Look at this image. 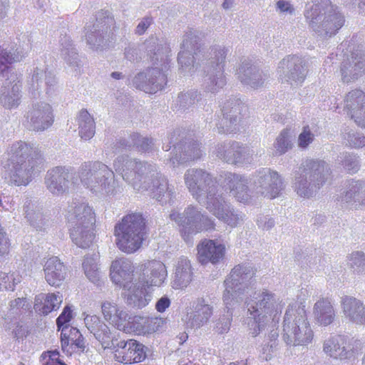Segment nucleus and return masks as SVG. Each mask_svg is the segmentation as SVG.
Here are the masks:
<instances>
[{"label":"nucleus","instance_id":"obj_23","mask_svg":"<svg viewBox=\"0 0 365 365\" xmlns=\"http://www.w3.org/2000/svg\"><path fill=\"white\" fill-rule=\"evenodd\" d=\"M223 118L220 126L225 132H233L236 125L249 115L247 106L240 99H230L225 103L222 109Z\"/></svg>","mask_w":365,"mask_h":365},{"label":"nucleus","instance_id":"obj_53","mask_svg":"<svg viewBox=\"0 0 365 365\" xmlns=\"http://www.w3.org/2000/svg\"><path fill=\"white\" fill-rule=\"evenodd\" d=\"M305 305L302 301L290 302L286 309L284 319H301L306 316Z\"/></svg>","mask_w":365,"mask_h":365},{"label":"nucleus","instance_id":"obj_38","mask_svg":"<svg viewBox=\"0 0 365 365\" xmlns=\"http://www.w3.org/2000/svg\"><path fill=\"white\" fill-rule=\"evenodd\" d=\"M238 74L242 83L253 88L262 86L267 80L266 75L255 67H249L246 69L242 67Z\"/></svg>","mask_w":365,"mask_h":365},{"label":"nucleus","instance_id":"obj_49","mask_svg":"<svg viewBox=\"0 0 365 365\" xmlns=\"http://www.w3.org/2000/svg\"><path fill=\"white\" fill-rule=\"evenodd\" d=\"M112 325L118 330L133 335H145L148 333V329L140 321H113Z\"/></svg>","mask_w":365,"mask_h":365},{"label":"nucleus","instance_id":"obj_64","mask_svg":"<svg viewBox=\"0 0 365 365\" xmlns=\"http://www.w3.org/2000/svg\"><path fill=\"white\" fill-rule=\"evenodd\" d=\"M163 183L166 186V191L163 195V200L165 203L170 204L172 202H173L174 193H175L174 187H173V186L168 185L166 180H161V186L164 185Z\"/></svg>","mask_w":365,"mask_h":365},{"label":"nucleus","instance_id":"obj_19","mask_svg":"<svg viewBox=\"0 0 365 365\" xmlns=\"http://www.w3.org/2000/svg\"><path fill=\"white\" fill-rule=\"evenodd\" d=\"M277 72L282 83H288L292 86L301 85L307 73L304 60L297 56H288L280 61Z\"/></svg>","mask_w":365,"mask_h":365},{"label":"nucleus","instance_id":"obj_24","mask_svg":"<svg viewBox=\"0 0 365 365\" xmlns=\"http://www.w3.org/2000/svg\"><path fill=\"white\" fill-rule=\"evenodd\" d=\"M115 353V359L119 363L137 364L143 361L147 357L145 346L135 339L121 341Z\"/></svg>","mask_w":365,"mask_h":365},{"label":"nucleus","instance_id":"obj_56","mask_svg":"<svg viewBox=\"0 0 365 365\" xmlns=\"http://www.w3.org/2000/svg\"><path fill=\"white\" fill-rule=\"evenodd\" d=\"M314 135L308 127H304L297 139V145L301 149L307 148L314 140Z\"/></svg>","mask_w":365,"mask_h":365},{"label":"nucleus","instance_id":"obj_12","mask_svg":"<svg viewBox=\"0 0 365 365\" xmlns=\"http://www.w3.org/2000/svg\"><path fill=\"white\" fill-rule=\"evenodd\" d=\"M148 56L153 64L145 72L137 74L133 78V85L138 89L148 93H155L158 90V78L160 75L158 68V52L160 51L158 39L150 38L145 42Z\"/></svg>","mask_w":365,"mask_h":365},{"label":"nucleus","instance_id":"obj_42","mask_svg":"<svg viewBox=\"0 0 365 365\" xmlns=\"http://www.w3.org/2000/svg\"><path fill=\"white\" fill-rule=\"evenodd\" d=\"M56 78L53 73L46 72L43 69L36 68L31 76L29 81V89L33 92L42 88L43 84L51 88L56 84Z\"/></svg>","mask_w":365,"mask_h":365},{"label":"nucleus","instance_id":"obj_20","mask_svg":"<svg viewBox=\"0 0 365 365\" xmlns=\"http://www.w3.org/2000/svg\"><path fill=\"white\" fill-rule=\"evenodd\" d=\"M71 321H56L58 331H61V349L66 355L83 353L86 345L80 331L70 324Z\"/></svg>","mask_w":365,"mask_h":365},{"label":"nucleus","instance_id":"obj_14","mask_svg":"<svg viewBox=\"0 0 365 365\" xmlns=\"http://www.w3.org/2000/svg\"><path fill=\"white\" fill-rule=\"evenodd\" d=\"M200 33L189 30L182 37L178 56V72L182 76H192L195 72L194 55L200 48Z\"/></svg>","mask_w":365,"mask_h":365},{"label":"nucleus","instance_id":"obj_16","mask_svg":"<svg viewBox=\"0 0 365 365\" xmlns=\"http://www.w3.org/2000/svg\"><path fill=\"white\" fill-rule=\"evenodd\" d=\"M227 52L228 49L224 46H217L211 48V63H215L216 66H212L205 77L204 84L207 91L217 93L226 84L224 62Z\"/></svg>","mask_w":365,"mask_h":365},{"label":"nucleus","instance_id":"obj_52","mask_svg":"<svg viewBox=\"0 0 365 365\" xmlns=\"http://www.w3.org/2000/svg\"><path fill=\"white\" fill-rule=\"evenodd\" d=\"M313 313L316 319H333L335 316L331 302L324 299L315 303Z\"/></svg>","mask_w":365,"mask_h":365},{"label":"nucleus","instance_id":"obj_51","mask_svg":"<svg viewBox=\"0 0 365 365\" xmlns=\"http://www.w3.org/2000/svg\"><path fill=\"white\" fill-rule=\"evenodd\" d=\"M31 308V302L26 297H18L10 301L8 313L11 317H21L30 312Z\"/></svg>","mask_w":365,"mask_h":365},{"label":"nucleus","instance_id":"obj_44","mask_svg":"<svg viewBox=\"0 0 365 365\" xmlns=\"http://www.w3.org/2000/svg\"><path fill=\"white\" fill-rule=\"evenodd\" d=\"M60 55L72 67H79L80 61L76 49L69 36H63L60 41Z\"/></svg>","mask_w":365,"mask_h":365},{"label":"nucleus","instance_id":"obj_9","mask_svg":"<svg viewBox=\"0 0 365 365\" xmlns=\"http://www.w3.org/2000/svg\"><path fill=\"white\" fill-rule=\"evenodd\" d=\"M255 272L250 265L235 266L225 280L223 302L227 309V319L235 316L233 312L239 309L243 301L249 281L254 277Z\"/></svg>","mask_w":365,"mask_h":365},{"label":"nucleus","instance_id":"obj_25","mask_svg":"<svg viewBox=\"0 0 365 365\" xmlns=\"http://www.w3.org/2000/svg\"><path fill=\"white\" fill-rule=\"evenodd\" d=\"M341 81L351 83L360 78L365 73V52L356 51L350 58L344 60L340 68Z\"/></svg>","mask_w":365,"mask_h":365},{"label":"nucleus","instance_id":"obj_33","mask_svg":"<svg viewBox=\"0 0 365 365\" xmlns=\"http://www.w3.org/2000/svg\"><path fill=\"white\" fill-rule=\"evenodd\" d=\"M192 279V269L190 261L185 257H179L174 268L172 287L174 289H184Z\"/></svg>","mask_w":365,"mask_h":365},{"label":"nucleus","instance_id":"obj_40","mask_svg":"<svg viewBox=\"0 0 365 365\" xmlns=\"http://www.w3.org/2000/svg\"><path fill=\"white\" fill-rule=\"evenodd\" d=\"M341 307L346 317L357 319L365 317V306L362 302L352 297L345 296L341 298Z\"/></svg>","mask_w":365,"mask_h":365},{"label":"nucleus","instance_id":"obj_30","mask_svg":"<svg viewBox=\"0 0 365 365\" xmlns=\"http://www.w3.org/2000/svg\"><path fill=\"white\" fill-rule=\"evenodd\" d=\"M44 278L53 287H59L67 274L66 267L58 257L53 256L46 259L43 264Z\"/></svg>","mask_w":365,"mask_h":365},{"label":"nucleus","instance_id":"obj_57","mask_svg":"<svg viewBox=\"0 0 365 365\" xmlns=\"http://www.w3.org/2000/svg\"><path fill=\"white\" fill-rule=\"evenodd\" d=\"M342 164L344 168L351 173L357 172L359 168L358 157L353 154H345Z\"/></svg>","mask_w":365,"mask_h":365},{"label":"nucleus","instance_id":"obj_39","mask_svg":"<svg viewBox=\"0 0 365 365\" xmlns=\"http://www.w3.org/2000/svg\"><path fill=\"white\" fill-rule=\"evenodd\" d=\"M213 314V307L203 298L193 301L187 310L188 319H209Z\"/></svg>","mask_w":365,"mask_h":365},{"label":"nucleus","instance_id":"obj_15","mask_svg":"<svg viewBox=\"0 0 365 365\" xmlns=\"http://www.w3.org/2000/svg\"><path fill=\"white\" fill-rule=\"evenodd\" d=\"M252 298L253 299L245 302L250 319L272 318L274 319L282 313L281 307L277 308L278 300L272 293L268 291L255 292Z\"/></svg>","mask_w":365,"mask_h":365},{"label":"nucleus","instance_id":"obj_2","mask_svg":"<svg viewBox=\"0 0 365 365\" xmlns=\"http://www.w3.org/2000/svg\"><path fill=\"white\" fill-rule=\"evenodd\" d=\"M7 153L11 162L8 165L10 182L16 186L28 185L41 168V151L33 144L20 140L14 143Z\"/></svg>","mask_w":365,"mask_h":365},{"label":"nucleus","instance_id":"obj_1","mask_svg":"<svg viewBox=\"0 0 365 365\" xmlns=\"http://www.w3.org/2000/svg\"><path fill=\"white\" fill-rule=\"evenodd\" d=\"M135 268L130 260L120 257L113 260L110 265V278L116 284L123 285L125 299L128 304L138 308L147 305L150 300L147 289L157 286L160 277V262L151 260L141 268L142 274L133 280Z\"/></svg>","mask_w":365,"mask_h":365},{"label":"nucleus","instance_id":"obj_17","mask_svg":"<svg viewBox=\"0 0 365 365\" xmlns=\"http://www.w3.org/2000/svg\"><path fill=\"white\" fill-rule=\"evenodd\" d=\"M255 192L265 197H277L282 189V180L277 172L268 168H261L251 178Z\"/></svg>","mask_w":365,"mask_h":365},{"label":"nucleus","instance_id":"obj_10","mask_svg":"<svg viewBox=\"0 0 365 365\" xmlns=\"http://www.w3.org/2000/svg\"><path fill=\"white\" fill-rule=\"evenodd\" d=\"M184 180L193 198L205 207L209 204L210 198L216 199L217 195L221 194L214 178L204 170L188 169L184 175Z\"/></svg>","mask_w":365,"mask_h":365},{"label":"nucleus","instance_id":"obj_55","mask_svg":"<svg viewBox=\"0 0 365 365\" xmlns=\"http://www.w3.org/2000/svg\"><path fill=\"white\" fill-rule=\"evenodd\" d=\"M20 282L21 277L18 274L0 272V291H13Z\"/></svg>","mask_w":365,"mask_h":365},{"label":"nucleus","instance_id":"obj_34","mask_svg":"<svg viewBox=\"0 0 365 365\" xmlns=\"http://www.w3.org/2000/svg\"><path fill=\"white\" fill-rule=\"evenodd\" d=\"M63 302V295L57 293H41L36 296L34 309L40 315L46 316L58 309Z\"/></svg>","mask_w":365,"mask_h":365},{"label":"nucleus","instance_id":"obj_43","mask_svg":"<svg viewBox=\"0 0 365 365\" xmlns=\"http://www.w3.org/2000/svg\"><path fill=\"white\" fill-rule=\"evenodd\" d=\"M78 133L82 139L90 140L95 134L93 118L86 110H81L78 115Z\"/></svg>","mask_w":365,"mask_h":365},{"label":"nucleus","instance_id":"obj_13","mask_svg":"<svg viewBox=\"0 0 365 365\" xmlns=\"http://www.w3.org/2000/svg\"><path fill=\"white\" fill-rule=\"evenodd\" d=\"M45 185L52 194L62 195L78 187L79 172L77 173L71 167H55L47 172Z\"/></svg>","mask_w":365,"mask_h":365},{"label":"nucleus","instance_id":"obj_46","mask_svg":"<svg viewBox=\"0 0 365 365\" xmlns=\"http://www.w3.org/2000/svg\"><path fill=\"white\" fill-rule=\"evenodd\" d=\"M292 137L289 130L284 129L276 138L272 148V155L280 156L292 148Z\"/></svg>","mask_w":365,"mask_h":365},{"label":"nucleus","instance_id":"obj_26","mask_svg":"<svg viewBox=\"0 0 365 365\" xmlns=\"http://www.w3.org/2000/svg\"><path fill=\"white\" fill-rule=\"evenodd\" d=\"M344 109L359 126L365 128V93L361 90L354 89L346 94Z\"/></svg>","mask_w":365,"mask_h":365},{"label":"nucleus","instance_id":"obj_41","mask_svg":"<svg viewBox=\"0 0 365 365\" xmlns=\"http://www.w3.org/2000/svg\"><path fill=\"white\" fill-rule=\"evenodd\" d=\"M18 78L14 76H11V79L9 80V83H14L10 88V86L8 84L6 87H8L7 93L4 92L2 97L1 98V101L3 106L9 109L16 108L20 103V88L21 86L19 84V81L16 82Z\"/></svg>","mask_w":365,"mask_h":365},{"label":"nucleus","instance_id":"obj_18","mask_svg":"<svg viewBox=\"0 0 365 365\" xmlns=\"http://www.w3.org/2000/svg\"><path fill=\"white\" fill-rule=\"evenodd\" d=\"M206 209L219 220L232 228L242 225L245 219V215L242 212L235 209L225 200L222 193L217 195L216 199L210 198Z\"/></svg>","mask_w":365,"mask_h":365},{"label":"nucleus","instance_id":"obj_37","mask_svg":"<svg viewBox=\"0 0 365 365\" xmlns=\"http://www.w3.org/2000/svg\"><path fill=\"white\" fill-rule=\"evenodd\" d=\"M86 326L104 349L112 346L113 336L105 321H90L89 323L86 324Z\"/></svg>","mask_w":365,"mask_h":365},{"label":"nucleus","instance_id":"obj_4","mask_svg":"<svg viewBox=\"0 0 365 365\" xmlns=\"http://www.w3.org/2000/svg\"><path fill=\"white\" fill-rule=\"evenodd\" d=\"M72 241L81 248L89 247L94 239L96 213L88 203L73 202L65 215Z\"/></svg>","mask_w":365,"mask_h":365},{"label":"nucleus","instance_id":"obj_28","mask_svg":"<svg viewBox=\"0 0 365 365\" xmlns=\"http://www.w3.org/2000/svg\"><path fill=\"white\" fill-rule=\"evenodd\" d=\"M27 118L34 130H44L53 124L52 107L45 102L36 103L28 113Z\"/></svg>","mask_w":365,"mask_h":365},{"label":"nucleus","instance_id":"obj_22","mask_svg":"<svg viewBox=\"0 0 365 365\" xmlns=\"http://www.w3.org/2000/svg\"><path fill=\"white\" fill-rule=\"evenodd\" d=\"M225 182L231 195L240 202L249 203L254 197L255 188L251 178L245 175L227 173Z\"/></svg>","mask_w":365,"mask_h":365},{"label":"nucleus","instance_id":"obj_54","mask_svg":"<svg viewBox=\"0 0 365 365\" xmlns=\"http://www.w3.org/2000/svg\"><path fill=\"white\" fill-rule=\"evenodd\" d=\"M349 265L354 273L365 272V256L361 251H355L348 256Z\"/></svg>","mask_w":365,"mask_h":365},{"label":"nucleus","instance_id":"obj_61","mask_svg":"<svg viewBox=\"0 0 365 365\" xmlns=\"http://www.w3.org/2000/svg\"><path fill=\"white\" fill-rule=\"evenodd\" d=\"M258 227L264 230H269L274 225V220L267 215H259L257 219Z\"/></svg>","mask_w":365,"mask_h":365},{"label":"nucleus","instance_id":"obj_58","mask_svg":"<svg viewBox=\"0 0 365 365\" xmlns=\"http://www.w3.org/2000/svg\"><path fill=\"white\" fill-rule=\"evenodd\" d=\"M276 11L279 14L293 15L295 12L294 5L288 0H278L275 4Z\"/></svg>","mask_w":365,"mask_h":365},{"label":"nucleus","instance_id":"obj_8","mask_svg":"<svg viewBox=\"0 0 365 365\" xmlns=\"http://www.w3.org/2000/svg\"><path fill=\"white\" fill-rule=\"evenodd\" d=\"M145 234V219L139 213L124 216L114 227L115 244L126 254H133L141 247Z\"/></svg>","mask_w":365,"mask_h":365},{"label":"nucleus","instance_id":"obj_32","mask_svg":"<svg viewBox=\"0 0 365 365\" xmlns=\"http://www.w3.org/2000/svg\"><path fill=\"white\" fill-rule=\"evenodd\" d=\"M324 351L335 359H350L354 356L352 349L346 345L344 336L335 335L324 341Z\"/></svg>","mask_w":365,"mask_h":365},{"label":"nucleus","instance_id":"obj_31","mask_svg":"<svg viewBox=\"0 0 365 365\" xmlns=\"http://www.w3.org/2000/svg\"><path fill=\"white\" fill-rule=\"evenodd\" d=\"M341 202L351 209L365 206V180H349Z\"/></svg>","mask_w":365,"mask_h":365},{"label":"nucleus","instance_id":"obj_36","mask_svg":"<svg viewBox=\"0 0 365 365\" xmlns=\"http://www.w3.org/2000/svg\"><path fill=\"white\" fill-rule=\"evenodd\" d=\"M24 216L29 224L36 229H41L46 224V219L42 209L37 202L27 198L24 205Z\"/></svg>","mask_w":365,"mask_h":365},{"label":"nucleus","instance_id":"obj_50","mask_svg":"<svg viewBox=\"0 0 365 365\" xmlns=\"http://www.w3.org/2000/svg\"><path fill=\"white\" fill-rule=\"evenodd\" d=\"M101 312L105 319H125L128 314L117 304L106 301L101 304Z\"/></svg>","mask_w":365,"mask_h":365},{"label":"nucleus","instance_id":"obj_7","mask_svg":"<svg viewBox=\"0 0 365 365\" xmlns=\"http://www.w3.org/2000/svg\"><path fill=\"white\" fill-rule=\"evenodd\" d=\"M92 194L105 197L115 193L116 182L115 175L106 165L101 162H88L79 169V183Z\"/></svg>","mask_w":365,"mask_h":365},{"label":"nucleus","instance_id":"obj_47","mask_svg":"<svg viewBox=\"0 0 365 365\" xmlns=\"http://www.w3.org/2000/svg\"><path fill=\"white\" fill-rule=\"evenodd\" d=\"M28 50L17 48L14 52H8L0 46V75L8 72V64L20 61L27 53Z\"/></svg>","mask_w":365,"mask_h":365},{"label":"nucleus","instance_id":"obj_35","mask_svg":"<svg viewBox=\"0 0 365 365\" xmlns=\"http://www.w3.org/2000/svg\"><path fill=\"white\" fill-rule=\"evenodd\" d=\"M175 155L173 158V163H183L189 160L200 158L203 151L197 142H189L185 145H178L175 147Z\"/></svg>","mask_w":365,"mask_h":365},{"label":"nucleus","instance_id":"obj_62","mask_svg":"<svg viewBox=\"0 0 365 365\" xmlns=\"http://www.w3.org/2000/svg\"><path fill=\"white\" fill-rule=\"evenodd\" d=\"M265 325V321H250L248 323L250 334L252 336H257Z\"/></svg>","mask_w":365,"mask_h":365},{"label":"nucleus","instance_id":"obj_45","mask_svg":"<svg viewBox=\"0 0 365 365\" xmlns=\"http://www.w3.org/2000/svg\"><path fill=\"white\" fill-rule=\"evenodd\" d=\"M85 39L93 49L102 48L106 43L103 31H100L99 24H87L85 27Z\"/></svg>","mask_w":365,"mask_h":365},{"label":"nucleus","instance_id":"obj_6","mask_svg":"<svg viewBox=\"0 0 365 365\" xmlns=\"http://www.w3.org/2000/svg\"><path fill=\"white\" fill-rule=\"evenodd\" d=\"M331 175L329 165L322 160H306L295 171L293 188L299 196L314 195Z\"/></svg>","mask_w":365,"mask_h":365},{"label":"nucleus","instance_id":"obj_63","mask_svg":"<svg viewBox=\"0 0 365 365\" xmlns=\"http://www.w3.org/2000/svg\"><path fill=\"white\" fill-rule=\"evenodd\" d=\"M153 21L151 17L143 18L138 24L135 29V34L138 35H143L149 26L153 24Z\"/></svg>","mask_w":365,"mask_h":365},{"label":"nucleus","instance_id":"obj_48","mask_svg":"<svg viewBox=\"0 0 365 365\" xmlns=\"http://www.w3.org/2000/svg\"><path fill=\"white\" fill-rule=\"evenodd\" d=\"M98 255L87 256L85 257L82 267L86 277L91 282L96 284L100 281L101 272L98 264Z\"/></svg>","mask_w":365,"mask_h":365},{"label":"nucleus","instance_id":"obj_21","mask_svg":"<svg viewBox=\"0 0 365 365\" xmlns=\"http://www.w3.org/2000/svg\"><path fill=\"white\" fill-rule=\"evenodd\" d=\"M283 337L288 345L307 346L314 334L308 321H283Z\"/></svg>","mask_w":365,"mask_h":365},{"label":"nucleus","instance_id":"obj_60","mask_svg":"<svg viewBox=\"0 0 365 365\" xmlns=\"http://www.w3.org/2000/svg\"><path fill=\"white\" fill-rule=\"evenodd\" d=\"M197 93L195 91H191L185 93H180L178 97V101L182 107H186L195 103Z\"/></svg>","mask_w":365,"mask_h":365},{"label":"nucleus","instance_id":"obj_11","mask_svg":"<svg viewBox=\"0 0 365 365\" xmlns=\"http://www.w3.org/2000/svg\"><path fill=\"white\" fill-rule=\"evenodd\" d=\"M170 218L182 227V235L185 240L190 235L213 229L215 226L213 220L192 205L188 206L182 215L173 212Z\"/></svg>","mask_w":365,"mask_h":365},{"label":"nucleus","instance_id":"obj_3","mask_svg":"<svg viewBox=\"0 0 365 365\" xmlns=\"http://www.w3.org/2000/svg\"><path fill=\"white\" fill-rule=\"evenodd\" d=\"M304 17L314 34L322 39L335 35L344 23V16L330 0H314L308 3Z\"/></svg>","mask_w":365,"mask_h":365},{"label":"nucleus","instance_id":"obj_29","mask_svg":"<svg viewBox=\"0 0 365 365\" xmlns=\"http://www.w3.org/2000/svg\"><path fill=\"white\" fill-rule=\"evenodd\" d=\"M215 152L217 158L230 164L237 165L245 162L246 149L237 142L218 144Z\"/></svg>","mask_w":365,"mask_h":365},{"label":"nucleus","instance_id":"obj_5","mask_svg":"<svg viewBox=\"0 0 365 365\" xmlns=\"http://www.w3.org/2000/svg\"><path fill=\"white\" fill-rule=\"evenodd\" d=\"M116 173L135 188L138 182L143 178L142 189L149 192L150 197L158 200L160 180L155 167L151 165L129 159L127 156L117 158L113 163Z\"/></svg>","mask_w":365,"mask_h":365},{"label":"nucleus","instance_id":"obj_27","mask_svg":"<svg viewBox=\"0 0 365 365\" xmlns=\"http://www.w3.org/2000/svg\"><path fill=\"white\" fill-rule=\"evenodd\" d=\"M197 259L201 264H217L225 257V245L217 240L205 239L197 245Z\"/></svg>","mask_w":365,"mask_h":365},{"label":"nucleus","instance_id":"obj_59","mask_svg":"<svg viewBox=\"0 0 365 365\" xmlns=\"http://www.w3.org/2000/svg\"><path fill=\"white\" fill-rule=\"evenodd\" d=\"M346 139L351 148H359L365 146V136L360 133H349Z\"/></svg>","mask_w":365,"mask_h":365}]
</instances>
